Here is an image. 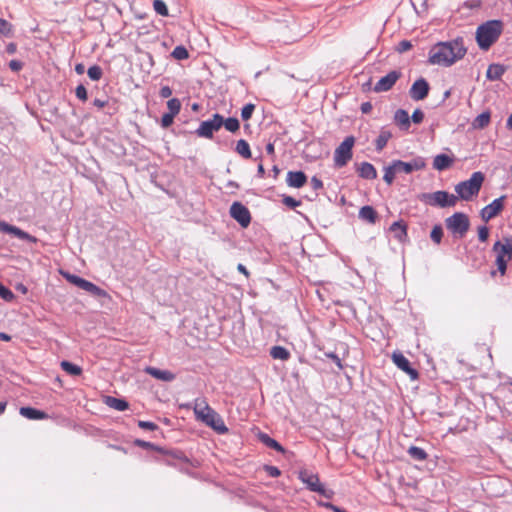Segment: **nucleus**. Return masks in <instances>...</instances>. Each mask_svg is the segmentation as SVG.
Masks as SVG:
<instances>
[{"mask_svg":"<svg viewBox=\"0 0 512 512\" xmlns=\"http://www.w3.org/2000/svg\"><path fill=\"white\" fill-rule=\"evenodd\" d=\"M154 10L161 16H168V8L163 0H155L153 2Z\"/></svg>","mask_w":512,"mask_h":512,"instance_id":"nucleus-43","label":"nucleus"},{"mask_svg":"<svg viewBox=\"0 0 512 512\" xmlns=\"http://www.w3.org/2000/svg\"><path fill=\"white\" fill-rule=\"evenodd\" d=\"M264 469L270 477L276 478L281 475V471L276 466L266 465Z\"/></svg>","mask_w":512,"mask_h":512,"instance_id":"nucleus-50","label":"nucleus"},{"mask_svg":"<svg viewBox=\"0 0 512 512\" xmlns=\"http://www.w3.org/2000/svg\"><path fill=\"white\" fill-rule=\"evenodd\" d=\"M237 270H238L239 272H241L242 274H244L246 277H248V276H249V272H248V270L246 269V267H245L243 264H241V263H240V264H238V266H237Z\"/></svg>","mask_w":512,"mask_h":512,"instance_id":"nucleus-64","label":"nucleus"},{"mask_svg":"<svg viewBox=\"0 0 512 512\" xmlns=\"http://www.w3.org/2000/svg\"><path fill=\"white\" fill-rule=\"evenodd\" d=\"M75 72L78 75H82L85 72V66L83 63H78L75 65Z\"/></svg>","mask_w":512,"mask_h":512,"instance_id":"nucleus-63","label":"nucleus"},{"mask_svg":"<svg viewBox=\"0 0 512 512\" xmlns=\"http://www.w3.org/2000/svg\"><path fill=\"white\" fill-rule=\"evenodd\" d=\"M222 126H224L229 132L235 133L239 130L240 123L239 120L235 117L224 119L222 116Z\"/></svg>","mask_w":512,"mask_h":512,"instance_id":"nucleus-36","label":"nucleus"},{"mask_svg":"<svg viewBox=\"0 0 512 512\" xmlns=\"http://www.w3.org/2000/svg\"><path fill=\"white\" fill-rule=\"evenodd\" d=\"M505 195L494 199L490 204L483 207L480 211L481 218L487 222L496 217L504 208Z\"/></svg>","mask_w":512,"mask_h":512,"instance_id":"nucleus-11","label":"nucleus"},{"mask_svg":"<svg viewBox=\"0 0 512 512\" xmlns=\"http://www.w3.org/2000/svg\"><path fill=\"white\" fill-rule=\"evenodd\" d=\"M327 356H328L330 359H332V360H333V362H334V363H335V364H336L340 369H342L341 359L338 357V355H337V354H335V353H333V352H332V353L327 354Z\"/></svg>","mask_w":512,"mask_h":512,"instance_id":"nucleus-59","label":"nucleus"},{"mask_svg":"<svg viewBox=\"0 0 512 512\" xmlns=\"http://www.w3.org/2000/svg\"><path fill=\"white\" fill-rule=\"evenodd\" d=\"M61 368L70 375L78 376L82 373V369L69 361H62L60 364Z\"/></svg>","mask_w":512,"mask_h":512,"instance_id":"nucleus-37","label":"nucleus"},{"mask_svg":"<svg viewBox=\"0 0 512 512\" xmlns=\"http://www.w3.org/2000/svg\"><path fill=\"white\" fill-rule=\"evenodd\" d=\"M283 203L290 208H295L300 205V201L294 199L291 196H284Z\"/></svg>","mask_w":512,"mask_h":512,"instance_id":"nucleus-52","label":"nucleus"},{"mask_svg":"<svg viewBox=\"0 0 512 512\" xmlns=\"http://www.w3.org/2000/svg\"><path fill=\"white\" fill-rule=\"evenodd\" d=\"M213 409L207 404L204 399H196L194 405V413L196 418L203 422L204 415H208L207 411L211 412Z\"/></svg>","mask_w":512,"mask_h":512,"instance_id":"nucleus-26","label":"nucleus"},{"mask_svg":"<svg viewBox=\"0 0 512 512\" xmlns=\"http://www.w3.org/2000/svg\"><path fill=\"white\" fill-rule=\"evenodd\" d=\"M392 133L390 130L382 128L378 137L375 140V148L378 152L382 151L391 139Z\"/></svg>","mask_w":512,"mask_h":512,"instance_id":"nucleus-29","label":"nucleus"},{"mask_svg":"<svg viewBox=\"0 0 512 512\" xmlns=\"http://www.w3.org/2000/svg\"><path fill=\"white\" fill-rule=\"evenodd\" d=\"M503 25L500 20H490L476 30V41L480 49L488 50L500 37Z\"/></svg>","mask_w":512,"mask_h":512,"instance_id":"nucleus-2","label":"nucleus"},{"mask_svg":"<svg viewBox=\"0 0 512 512\" xmlns=\"http://www.w3.org/2000/svg\"><path fill=\"white\" fill-rule=\"evenodd\" d=\"M424 119V113L420 109H416L410 118L415 124H420Z\"/></svg>","mask_w":512,"mask_h":512,"instance_id":"nucleus-51","label":"nucleus"},{"mask_svg":"<svg viewBox=\"0 0 512 512\" xmlns=\"http://www.w3.org/2000/svg\"><path fill=\"white\" fill-rule=\"evenodd\" d=\"M174 118L175 115H173L172 113H164L161 118L162 128H168L169 126H171L174 121Z\"/></svg>","mask_w":512,"mask_h":512,"instance_id":"nucleus-48","label":"nucleus"},{"mask_svg":"<svg viewBox=\"0 0 512 512\" xmlns=\"http://www.w3.org/2000/svg\"><path fill=\"white\" fill-rule=\"evenodd\" d=\"M10 31V24L3 18H0V33L7 34Z\"/></svg>","mask_w":512,"mask_h":512,"instance_id":"nucleus-57","label":"nucleus"},{"mask_svg":"<svg viewBox=\"0 0 512 512\" xmlns=\"http://www.w3.org/2000/svg\"><path fill=\"white\" fill-rule=\"evenodd\" d=\"M467 52L462 38L439 42L429 52V62L433 65L449 67L462 59Z\"/></svg>","mask_w":512,"mask_h":512,"instance_id":"nucleus-1","label":"nucleus"},{"mask_svg":"<svg viewBox=\"0 0 512 512\" xmlns=\"http://www.w3.org/2000/svg\"><path fill=\"white\" fill-rule=\"evenodd\" d=\"M310 185L314 190L323 188V182L316 176H313L310 181Z\"/></svg>","mask_w":512,"mask_h":512,"instance_id":"nucleus-55","label":"nucleus"},{"mask_svg":"<svg viewBox=\"0 0 512 512\" xmlns=\"http://www.w3.org/2000/svg\"><path fill=\"white\" fill-rule=\"evenodd\" d=\"M255 110V105L252 103L246 104L241 110V117L244 121L249 120Z\"/></svg>","mask_w":512,"mask_h":512,"instance_id":"nucleus-45","label":"nucleus"},{"mask_svg":"<svg viewBox=\"0 0 512 512\" xmlns=\"http://www.w3.org/2000/svg\"><path fill=\"white\" fill-rule=\"evenodd\" d=\"M477 232H478V239L480 242H486L488 240L490 231L486 225L479 226Z\"/></svg>","mask_w":512,"mask_h":512,"instance_id":"nucleus-47","label":"nucleus"},{"mask_svg":"<svg viewBox=\"0 0 512 512\" xmlns=\"http://www.w3.org/2000/svg\"><path fill=\"white\" fill-rule=\"evenodd\" d=\"M396 173H398V170L396 169L395 164L392 162L389 166L384 168L383 180L388 185H391L394 181Z\"/></svg>","mask_w":512,"mask_h":512,"instance_id":"nucleus-38","label":"nucleus"},{"mask_svg":"<svg viewBox=\"0 0 512 512\" xmlns=\"http://www.w3.org/2000/svg\"><path fill=\"white\" fill-rule=\"evenodd\" d=\"M392 360L394 364L407 373L411 379L418 378V372L416 369L411 367L409 360L402 353H393Z\"/></svg>","mask_w":512,"mask_h":512,"instance_id":"nucleus-17","label":"nucleus"},{"mask_svg":"<svg viewBox=\"0 0 512 512\" xmlns=\"http://www.w3.org/2000/svg\"><path fill=\"white\" fill-rule=\"evenodd\" d=\"M483 181L484 174L480 171L474 172L468 180L458 183L455 186V191L459 198L469 201L479 193Z\"/></svg>","mask_w":512,"mask_h":512,"instance_id":"nucleus-4","label":"nucleus"},{"mask_svg":"<svg viewBox=\"0 0 512 512\" xmlns=\"http://www.w3.org/2000/svg\"><path fill=\"white\" fill-rule=\"evenodd\" d=\"M400 77L401 73L399 71H390L387 75L378 80L373 90L377 93L389 91Z\"/></svg>","mask_w":512,"mask_h":512,"instance_id":"nucleus-13","label":"nucleus"},{"mask_svg":"<svg viewBox=\"0 0 512 512\" xmlns=\"http://www.w3.org/2000/svg\"><path fill=\"white\" fill-rule=\"evenodd\" d=\"M359 176L364 179H375L377 177V171L374 166L369 162H362L357 169Z\"/></svg>","mask_w":512,"mask_h":512,"instance_id":"nucleus-25","label":"nucleus"},{"mask_svg":"<svg viewBox=\"0 0 512 512\" xmlns=\"http://www.w3.org/2000/svg\"><path fill=\"white\" fill-rule=\"evenodd\" d=\"M418 199L432 207H454L457 203L458 197L448 193L447 191L439 190L432 193H422L418 196Z\"/></svg>","mask_w":512,"mask_h":512,"instance_id":"nucleus-5","label":"nucleus"},{"mask_svg":"<svg viewBox=\"0 0 512 512\" xmlns=\"http://www.w3.org/2000/svg\"><path fill=\"white\" fill-rule=\"evenodd\" d=\"M65 278L71 283V284H74L75 286H77L78 288H82L83 287V284L84 282L86 281V279L84 278H81L80 276H77V275H74V274H64Z\"/></svg>","mask_w":512,"mask_h":512,"instance_id":"nucleus-44","label":"nucleus"},{"mask_svg":"<svg viewBox=\"0 0 512 512\" xmlns=\"http://www.w3.org/2000/svg\"><path fill=\"white\" fill-rule=\"evenodd\" d=\"M298 478L303 484L306 485L310 491L317 492L328 499L333 497L334 492L324 487V485L320 482L317 474H314L308 470H301L299 472Z\"/></svg>","mask_w":512,"mask_h":512,"instance_id":"nucleus-7","label":"nucleus"},{"mask_svg":"<svg viewBox=\"0 0 512 512\" xmlns=\"http://www.w3.org/2000/svg\"><path fill=\"white\" fill-rule=\"evenodd\" d=\"M159 95L161 98H169L172 95V89L169 86H162Z\"/></svg>","mask_w":512,"mask_h":512,"instance_id":"nucleus-56","label":"nucleus"},{"mask_svg":"<svg viewBox=\"0 0 512 512\" xmlns=\"http://www.w3.org/2000/svg\"><path fill=\"white\" fill-rule=\"evenodd\" d=\"M222 127V115L219 113L213 114L211 119L202 121L196 129V134L199 137L211 139L214 132H217Z\"/></svg>","mask_w":512,"mask_h":512,"instance_id":"nucleus-9","label":"nucleus"},{"mask_svg":"<svg viewBox=\"0 0 512 512\" xmlns=\"http://www.w3.org/2000/svg\"><path fill=\"white\" fill-rule=\"evenodd\" d=\"M505 71L506 68L504 65L493 63L488 66V69L486 71V77L490 81H497L501 79Z\"/></svg>","mask_w":512,"mask_h":512,"instance_id":"nucleus-22","label":"nucleus"},{"mask_svg":"<svg viewBox=\"0 0 512 512\" xmlns=\"http://www.w3.org/2000/svg\"><path fill=\"white\" fill-rule=\"evenodd\" d=\"M454 162V158L447 154H438L434 157L433 168L438 171L448 169Z\"/></svg>","mask_w":512,"mask_h":512,"instance_id":"nucleus-20","label":"nucleus"},{"mask_svg":"<svg viewBox=\"0 0 512 512\" xmlns=\"http://www.w3.org/2000/svg\"><path fill=\"white\" fill-rule=\"evenodd\" d=\"M9 67H10V69H11L12 71H16V72H17V71H19V70H21V69H22L23 64H22V62H21V61H18V60H11V61L9 62Z\"/></svg>","mask_w":512,"mask_h":512,"instance_id":"nucleus-58","label":"nucleus"},{"mask_svg":"<svg viewBox=\"0 0 512 512\" xmlns=\"http://www.w3.org/2000/svg\"><path fill=\"white\" fill-rule=\"evenodd\" d=\"M492 251L496 254L495 264L497 271L501 276L507 272V264L512 260V237H503L502 240L496 241L492 247Z\"/></svg>","mask_w":512,"mask_h":512,"instance_id":"nucleus-3","label":"nucleus"},{"mask_svg":"<svg viewBox=\"0 0 512 512\" xmlns=\"http://www.w3.org/2000/svg\"><path fill=\"white\" fill-rule=\"evenodd\" d=\"M81 289L98 298L108 297V293L104 289L100 288L99 286L95 285L94 283L88 280L84 282L83 287Z\"/></svg>","mask_w":512,"mask_h":512,"instance_id":"nucleus-27","label":"nucleus"},{"mask_svg":"<svg viewBox=\"0 0 512 512\" xmlns=\"http://www.w3.org/2000/svg\"><path fill=\"white\" fill-rule=\"evenodd\" d=\"M106 104H107V101L102 100V99H94V101H93V105L99 109L104 108L106 106Z\"/></svg>","mask_w":512,"mask_h":512,"instance_id":"nucleus-62","label":"nucleus"},{"mask_svg":"<svg viewBox=\"0 0 512 512\" xmlns=\"http://www.w3.org/2000/svg\"><path fill=\"white\" fill-rule=\"evenodd\" d=\"M76 97L81 101L87 100V90L84 85L80 84L75 89Z\"/></svg>","mask_w":512,"mask_h":512,"instance_id":"nucleus-49","label":"nucleus"},{"mask_svg":"<svg viewBox=\"0 0 512 512\" xmlns=\"http://www.w3.org/2000/svg\"><path fill=\"white\" fill-rule=\"evenodd\" d=\"M394 121L403 130H408L411 123L408 112L404 109H398L395 112Z\"/></svg>","mask_w":512,"mask_h":512,"instance_id":"nucleus-24","label":"nucleus"},{"mask_svg":"<svg viewBox=\"0 0 512 512\" xmlns=\"http://www.w3.org/2000/svg\"><path fill=\"white\" fill-rule=\"evenodd\" d=\"M407 453L412 459L417 460V461H424L428 457V454L426 453V451L417 446L409 447Z\"/></svg>","mask_w":512,"mask_h":512,"instance_id":"nucleus-34","label":"nucleus"},{"mask_svg":"<svg viewBox=\"0 0 512 512\" xmlns=\"http://www.w3.org/2000/svg\"><path fill=\"white\" fill-rule=\"evenodd\" d=\"M138 426L142 429L151 431L156 430L158 428V426L155 423L149 421H139Z\"/></svg>","mask_w":512,"mask_h":512,"instance_id":"nucleus-53","label":"nucleus"},{"mask_svg":"<svg viewBox=\"0 0 512 512\" xmlns=\"http://www.w3.org/2000/svg\"><path fill=\"white\" fill-rule=\"evenodd\" d=\"M490 112L485 111L479 114L472 122V126L475 129H484L490 123Z\"/></svg>","mask_w":512,"mask_h":512,"instance_id":"nucleus-32","label":"nucleus"},{"mask_svg":"<svg viewBox=\"0 0 512 512\" xmlns=\"http://www.w3.org/2000/svg\"><path fill=\"white\" fill-rule=\"evenodd\" d=\"M0 297L5 301H12L15 296L10 289L0 283Z\"/></svg>","mask_w":512,"mask_h":512,"instance_id":"nucleus-46","label":"nucleus"},{"mask_svg":"<svg viewBox=\"0 0 512 512\" xmlns=\"http://www.w3.org/2000/svg\"><path fill=\"white\" fill-rule=\"evenodd\" d=\"M429 84L424 78L417 79L409 90L410 97L415 101L425 99L429 93Z\"/></svg>","mask_w":512,"mask_h":512,"instance_id":"nucleus-15","label":"nucleus"},{"mask_svg":"<svg viewBox=\"0 0 512 512\" xmlns=\"http://www.w3.org/2000/svg\"><path fill=\"white\" fill-rule=\"evenodd\" d=\"M445 225L456 238H463L470 228L469 217L463 212H455L445 219Z\"/></svg>","mask_w":512,"mask_h":512,"instance_id":"nucleus-6","label":"nucleus"},{"mask_svg":"<svg viewBox=\"0 0 512 512\" xmlns=\"http://www.w3.org/2000/svg\"><path fill=\"white\" fill-rule=\"evenodd\" d=\"M167 113H172L173 115H177L181 110V102L177 98H171L167 101Z\"/></svg>","mask_w":512,"mask_h":512,"instance_id":"nucleus-40","label":"nucleus"},{"mask_svg":"<svg viewBox=\"0 0 512 512\" xmlns=\"http://www.w3.org/2000/svg\"><path fill=\"white\" fill-rule=\"evenodd\" d=\"M359 218L370 224H374L377 220V212L372 206H363L359 211Z\"/></svg>","mask_w":512,"mask_h":512,"instance_id":"nucleus-28","label":"nucleus"},{"mask_svg":"<svg viewBox=\"0 0 512 512\" xmlns=\"http://www.w3.org/2000/svg\"><path fill=\"white\" fill-rule=\"evenodd\" d=\"M393 163L395 164L398 172H404L406 174H410L413 171L422 170L426 166L425 160L422 157H416L410 162L394 160Z\"/></svg>","mask_w":512,"mask_h":512,"instance_id":"nucleus-12","label":"nucleus"},{"mask_svg":"<svg viewBox=\"0 0 512 512\" xmlns=\"http://www.w3.org/2000/svg\"><path fill=\"white\" fill-rule=\"evenodd\" d=\"M258 438L265 446L272 448L278 452L284 453L285 449L283 448V446L275 439L271 438L268 434L261 432L259 433Z\"/></svg>","mask_w":512,"mask_h":512,"instance_id":"nucleus-31","label":"nucleus"},{"mask_svg":"<svg viewBox=\"0 0 512 512\" xmlns=\"http://www.w3.org/2000/svg\"><path fill=\"white\" fill-rule=\"evenodd\" d=\"M270 355L274 359L288 360L290 357L289 351L282 346H273L270 349Z\"/></svg>","mask_w":512,"mask_h":512,"instance_id":"nucleus-35","label":"nucleus"},{"mask_svg":"<svg viewBox=\"0 0 512 512\" xmlns=\"http://www.w3.org/2000/svg\"><path fill=\"white\" fill-rule=\"evenodd\" d=\"M230 215L243 228H247L251 223V214L249 209L240 202H234L231 205Z\"/></svg>","mask_w":512,"mask_h":512,"instance_id":"nucleus-10","label":"nucleus"},{"mask_svg":"<svg viewBox=\"0 0 512 512\" xmlns=\"http://www.w3.org/2000/svg\"><path fill=\"white\" fill-rule=\"evenodd\" d=\"M105 404L117 411H125L129 407V404L126 400L112 396L106 397Z\"/></svg>","mask_w":512,"mask_h":512,"instance_id":"nucleus-30","label":"nucleus"},{"mask_svg":"<svg viewBox=\"0 0 512 512\" xmlns=\"http://www.w3.org/2000/svg\"><path fill=\"white\" fill-rule=\"evenodd\" d=\"M390 231L399 242H404L407 237V225L402 220L393 222Z\"/></svg>","mask_w":512,"mask_h":512,"instance_id":"nucleus-21","label":"nucleus"},{"mask_svg":"<svg viewBox=\"0 0 512 512\" xmlns=\"http://www.w3.org/2000/svg\"><path fill=\"white\" fill-rule=\"evenodd\" d=\"M287 184L293 188H301L307 182V177L302 171H289L286 178Z\"/></svg>","mask_w":512,"mask_h":512,"instance_id":"nucleus-19","label":"nucleus"},{"mask_svg":"<svg viewBox=\"0 0 512 512\" xmlns=\"http://www.w3.org/2000/svg\"><path fill=\"white\" fill-rule=\"evenodd\" d=\"M0 231L4 232V233H8V234H12L14 235L15 237L21 239V240H26V241H29L31 243H36L37 242V238L30 235L29 233L21 230L20 228H18L17 226H14V225H11V224H8L4 221H0Z\"/></svg>","mask_w":512,"mask_h":512,"instance_id":"nucleus-16","label":"nucleus"},{"mask_svg":"<svg viewBox=\"0 0 512 512\" xmlns=\"http://www.w3.org/2000/svg\"><path fill=\"white\" fill-rule=\"evenodd\" d=\"M443 237V229L441 225H435L430 233L431 240L436 243L440 244Z\"/></svg>","mask_w":512,"mask_h":512,"instance_id":"nucleus-42","label":"nucleus"},{"mask_svg":"<svg viewBox=\"0 0 512 512\" xmlns=\"http://www.w3.org/2000/svg\"><path fill=\"white\" fill-rule=\"evenodd\" d=\"M208 415H204L203 423L211 427L219 434H225L228 432L222 417L213 409L211 412L207 411Z\"/></svg>","mask_w":512,"mask_h":512,"instance_id":"nucleus-14","label":"nucleus"},{"mask_svg":"<svg viewBox=\"0 0 512 512\" xmlns=\"http://www.w3.org/2000/svg\"><path fill=\"white\" fill-rule=\"evenodd\" d=\"M171 55L176 60H185L189 57L188 50L182 45L176 46Z\"/></svg>","mask_w":512,"mask_h":512,"instance_id":"nucleus-39","label":"nucleus"},{"mask_svg":"<svg viewBox=\"0 0 512 512\" xmlns=\"http://www.w3.org/2000/svg\"><path fill=\"white\" fill-rule=\"evenodd\" d=\"M135 444L142 448H152L153 447V444H151L150 442H146L144 440H136Z\"/></svg>","mask_w":512,"mask_h":512,"instance_id":"nucleus-61","label":"nucleus"},{"mask_svg":"<svg viewBox=\"0 0 512 512\" xmlns=\"http://www.w3.org/2000/svg\"><path fill=\"white\" fill-rule=\"evenodd\" d=\"M235 150L240 156H242L245 159H249L251 157L249 143L244 139H240L237 141Z\"/></svg>","mask_w":512,"mask_h":512,"instance_id":"nucleus-33","label":"nucleus"},{"mask_svg":"<svg viewBox=\"0 0 512 512\" xmlns=\"http://www.w3.org/2000/svg\"><path fill=\"white\" fill-rule=\"evenodd\" d=\"M411 48L412 44L407 40H403L399 42L397 50L402 53L410 50Z\"/></svg>","mask_w":512,"mask_h":512,"instance_id":"nucleus-54","label":"nucleus"},{"mask_svg":"<svg viewBox=\"0 0 512 512\" xmlns=\"http://www.w3.org/2000/svg\"><path fill=\"white\" fill-rule=\"evenodd\" d=\"M87 74L91 80L98 81L101 79L103 72L100 66L93 65L88 68Z\"/></svg>","mask_w":512,"mask_h":512,"instance_id":"nucleus-41","label":"nucleus"},{"mask_svg":"<svg viewBox=\"0 0 512 512\" xmlns=\"http://www.w3.org/2000/svg\"><path fill=\"white\" fill-rule=\"evenodd\" d=\"M372 110V104L370 102H364L361 104V111L364 114L369 113Z\"/></svg>","mask_w":512,"mask_h":512,"instance_id":"nucleus-60","label":"nucleus"},{"mask_svg":"<svg viewBox=\"0 0 512 512\" xmlns=\"http://www.w3.org/2000/svg\"><path fill=\"white\" fill-rule=\"evenodd\" d=\"M355 139L353 136L346 137L343 142L335 149L334 165L337 168L345 166L352 158V148Z\"/></svg>","mask_w":512,"mask_h":512,"instance_id":"nucleus-8","label":"nucleus"},{"mask_svg":"<svg viewBox=\"0 0 512 512\" xmlns=\"http://www.w3.org/2000/svg\"><path fill=\"white\" fill-rule=\"evenodd\" d=\"M144 371L157 380L171 382L175 379V374L169 370H161L152 366H147Z\"/></svg>","mask_w":512,"mask_h":512,"instance_id":"nucleus-18","label":"nucleus"},{"mask_svg":"<svg viewBox=\"0 0 512 512\" xmlns=\"http://www.w3.org/2000/svg\"><path fill=\"white\" fill-rule=\"evenodd\" d=\"M19 412L21 416L30 420H40L48 417L45 412L32 407H21Z\"/></svg>","mask_w":512,"mask_h":512,"instance_id":"nucleus-23","label":"nucleus"}]
</instances>
